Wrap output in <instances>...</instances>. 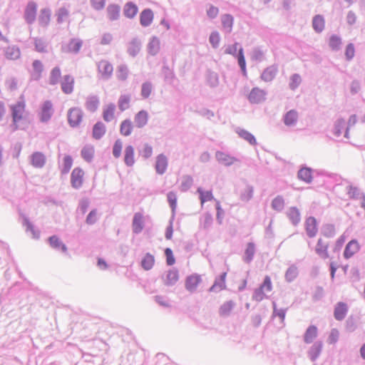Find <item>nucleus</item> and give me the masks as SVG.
Instances as JSON below:
<instances>
[{
	"mask_svg": "<svg viewBox=\"0 0 365 365\" xmlns=\"http://www.w3.org/2000/svg\"><path fill=\"white\" fill-rule=\"evenodd\" d=\"M10 107L13 120V130H16L18 129L17 123L23 118V113L25 110V102L24 101H19Z\"/></svg>",
	"mask_w": 365,
	"mask_h": 365,
	"instance_id": "obj_1",
	"label": "nucleus"
},
{
	"mask_svg": "<svg viewBox=\"0 0 365 365\" xmlns=\"http://www.w3.org/2000/svg\"><path fill=\"white\" fill-rule=\"evenodd\" d=\"M97 68L101 79L108 81L111 78L113 67L110 62L106 60H102L97 63Z\"/></svg>",
	"mask_w": 365,
	"mask_h": 365,
	"instance_id": "obj_2",
	"label": "nucleus"
},
{
	"mask_svg": "<svg viewBox=\"0 0 365 365\" xmlns=\"http://www.w3.org/2000/svg\"><path fill=\"white\" fill-rule=\"evenodd\" d=\"M83 110L79 108H71L68 111V122L71 127H78L82 121Z\"/></svg>",
	"mask_w": 365,
	"mask_h": 365,
	"instance_id": "obj_3",
	"label": "nucleus"
},
{
	"mask_svg": "<svg viewBox=\"0 0 365 365\" xmlns=\"http://www.w3.org/2000/svg\"><path fill=\"white\" fill-rule=\"evenodd\" d=\"M30 74V81H38L42 77L43 71V65L40 60H34L32 63V67L28 70Z\"/></svg>",
	"mask_w": 365,
	"mask_h": 365,
	"instance_id": "obj_4",
	"label": "nucleus"
},
{
	"mask_svg": "<svg viewBox=\"0 0 365 365\" xmlns=\"http://www.w3.org/2000/svg\"><path fill=\"white\" fill-rule=\"evenodd\" d=\"M215 158L219 163L227 167L231 166L235 162H240L238 158L230 155L227 153L220 150L215 153Z\"/></svg>",
	"mask_w": 365,
	"mask_h": 365,
	"instance_id": "obj_5",
	"label": "nucleus"
},
{
	"mask_svg": "<svg viewBox=\"0 0 365 365\" xmlns=\"http://www.w3.org/2000/svg\"><path fill=\"white\" fill-rule=\"evenodd\" d=\"M343 184H346V194L351 200H359L364 194L358 187L352 185L347 180H343L342 182L337 185Z\"/></svg>",
	"mask_w": 365,
	"mask_h": 365,
	"instance_id": "obj_6",
	"label": "nucleus"
},
{
	"mask_svg": "<svg viewBox=\"0 0 365 365\" xmlns=\"http://www.w3.org/2000/svg\"><path fill=\"white\" fill-rule=\"evenodd\" d=\"M37 4L34 1H29L24 11V19L28 24L34 23L36 18Z\"/></svg>",
	"mask_w": 365,
	"mask_h": 365,
	"instance_id": "obj_7",
	"label": "nucleus"
},
{
	"mask_svg": "<svg viewBox=\"0 0 365 365\" xmlns=\"http://www.w3.org/2000/svg\"><path fill=\"white\" fill-rule=\"evenodd\" d=\"M202 279L200 275L195 274L189 275L185 279V289L190 293L196 291L198 285L201 283Z\"/></svg>",
	"mask_w": 365,
	"mask_h": 365,
	"instance_id": "obj_8",
	"label": "nucleus"
},
{
	"mask_svg": "<svg viewBox=\"0 0 365 365\" xmlns=\"http://www.w3.org/2000/svg\"><path fill=\"white\" fill-rule=\"evenodd\" d=\"M53 114V104L50 101H46L41 107L40 120L43 123H47Z\"/></svg>",
	"mask_w": 365,
	"mask_h": 365,
	"instance_id": "obj_9",
	"label": "nucleus"
},
{
	"mask_svg": "<svg viewBox=\"0 0 365 365\" xmlns=\"http://www.w3.org/2000/svg\"><path fill=\"white\" fill-rule=\"evenodd\" d=\"M265 96L266 93L264 90L255 87L251 90L248 100L251 103L258 104L265 100Z\"/></svg>",
	"mask_w": 365,
	"mask_h": 365,
	"instance_id": "obj_10",
	"label": "nucleus"
},
{
	"mask_svg": "<svg viewBox=\"0 0 365 365\" xmlns=\"http://www.w3.org/2000/svg\"><path fill=\"white\" fill-rule=\"evenodd\" d=\"M83 172L80 168H75L71 175V183L73 188L79 189L83 184Z\"/></svg>",
	"mask_w": 365,
	"mask_h": 365,
	"instance_id": "obj_11",
	"label": "nucleus"
},
{
	"mask_svg": "<svg viewBox=\"0 0 365 365\" xmlns=\"http://www.w3.org/2000/svg\"><path fill=\"white\" fill-rule=\"evenodd\" d=\"M323 349V342L322 341H316L307 351L309 359L314 362L320 356Z\"/></svg>",
	"mask_w": 365,
	"mask_h": 365,
	"instance_id": "obj_12",
	"label": "nucleus"
},
{
	"mask_svg": "<svg viewBox=\"0 0 365 365\" xmlns=\"http://www.w3.org/2000/svg\"><path fill=\"white\" fill-rule=\"evenodd\" d=\"M304 226L307 235L309 237L312 238L317 235L318 228L315 217L312 216L307 217L305 220Z\"/></svg>",
	"mask_w": 365,
	"mask_h": 365,
	"instance_id": "obj_13",
	"label": "nucleus"
},
{
	"mask_svg": "<svg viewBox=\"0 0 365 365\" xmlns=\"http://www.w3.org/2000/svg\"><path fill=\"white\" fill-rule=\"evenodd\" d=\"M141 41L138 37L133 38L127 43L128 53L132 57H135L140 52L141 49Z\"/></svg>",
	"mask_w": 365,
	"mask_h": 365,
	"instance_id": "obj_14",
	"label": "nucleus"
},
{
	"mask_svg": "<svg viewBox=\"0 0 365 365\" xmlns=\"http://www.w3.org/2000/svg\"><path fill=\"white\" fill-rule=\"evenodd\" d=\"M168 165V158L164 154H159L156 157L155 168L158 174L163 175L167 170Z\"/></svg>",
	"mask_w": 365,
	"mask_h": 365,
	"instance_id": "obj_15",
	"label": "nucleus"
},
{
	"mask_svg": "<svg viewBox=\"0 0 365 365\" xmlns=\"http://www.w3.org/2000/svg\"><path fill=\"white\" fill-rule=\"evenodd\" d=\"M349 311L347 304L344 302H338L334 307V316L337 321L343 320Z\"/></svg>",
	"mask_w": 365,
	"mask_h": 365,
	"instance_id": "obj_16",
	"label": "nucleus"
},
{
	"mask_svg": "<svg viewBox=\"0 0 365 365\" xmlns=\"http://www.w3.org/2000/svg\"><path fill=\"white\" fill-rule=\"evenodd\" d=\"M154 19V14L150 9H145L140 14V24L143 27L149 26Z\"/></svg>",
	"mask_w": 365,
	"mask_h": 365,
	"instance_id": "obj_17",
	"label": "nucleus"
},
{
	"mask_svg": "<svg viewBox=\"0 0 365 365\" xmlns=\"http://www.w3.org/2000/svg\"><path fill=\"white\" fill-rule=\"evenodd\" d=\"M48 242L51 248L66 253L68 248L66 245L56 235H52L48 238Z\"/></svg>",
	"mask_w": 365,
	"mask_h": 365,
	"instance_id": "obj_18",
	"label": "nucleus"
},
{
	"mask_svg": "<svg viewBox=\"0 0 365 365\" xmlns=\"http://www.w3.org/2000/svg\"><path fill=\"white\" fill-rule=\"evenodd\" d=\"M148 119V113L145 110H141L135 115L134 123L137 128H142L147 125Z\"/></svg>",
	"mask_w": 365,
	"mask_h": 365,
	"instance_id": "obj_19",
	"label": "nucleus"
},
{
	"mask_svg": "<svg viewBox=\"0 0 365 365\" xmlns=\"http://www.w3.org/2000/svg\"><path fill=\"white\" fill-rule=\"evenodd\" d=\"M144 227L143 216L140 212L135 213L132 222L133 232L135 234L140 233Z\"/></svg>",
	"mask_w": 365,
	"mask_h": 365,
	"instance_id": "obj_20",
	"label": "nucleus"
},
{
	"mask_svg": "<svg viewBox=\"0 0 365 365\" xmlns=\"http://www.w3.org/2000/svg\"><path fill=\"white\" fill-rule=\"evenodd\" d=\"M31 164L36 168H42L46 164V156L41 152H34L31 155Z\"/></svg>",
	"mask_w": 365,
	"mask_h": 365,
	"instance_id": "obj_21",
	"label": "nucleus"
},
{
	"mask_svg": "<svg viewBox=\"0 0 365 365\" xmlns=\"http://www.w3.org/2000/svg\"><path fill=\"white\" fill-rule=\"evenodd\" d=\"M328 247L329 244L319 238L315 247V252L321 258L326 259L329 257Z\"/></svg>",
	"mask_w": 365,
	"mask_h": 365,
	"instance_id": "obj_22",
	"label": "nucleus"
},
{
	"mask_svg": "<svg viewBox=\"0 0 365 365\" xmlns=\"http://www.w3.org/2000/svg\"><path fill=\"white\" fill-rule=\"evenodd\" d=\"M277 67L275 65H272L266 68L261 74V79L264 82L272 81L277 73Z\"/></svg>",
	"mask_w": 365,
	"mask_h": 365,
	"instance_id": "obj_23",
	"label": "nucleus"
},
{
	"mask_svg": "<svg viewBox=\"0 0 365 365\" xmlns=\"http://www.w3.org/2000/svg\"><path fill=\"white\" fill-rule=\"evenodd\" d=\"M4 56L8 60H16L20 58L21 51L17 46H9L4 49Z\"/></svg>",
	"mask_w": 365,
	"mask_h": 365,
	"instance_id": "obj_24",
	"label": "nucleus"
},
{
	"mask_svg": "<svg viewBox=\"0 0 365 365\" xmlns=\"http://www.w3.org/2000/svg\"><path fill=\"white\" fill-rule=\"evenodd\" d=\"M359 250V245L356 240H352L346 245L344 257L346 259L351 258Z\"/></svg>",
	"mask_w": 365,
	"mask_h": 365,
	"instance_id": "obj_25",
	"label": "nucleus"
},
{
	"mask_svg": "<svg viewBox=\"0 0 365 365\" xmlns=\"http://www.w3.org/2000/svg\"><path fill=\"white\" fill-rule=\"evenodd\" d=\"M286 215L294 226H297L301 221L300 212L296 207H290L287 210Z\"/></svg>",
	"mask_w": 365,
	"mask_h": 365,
	"instance_id": "obj_26",
	"label": "nucleus"
},
{
	"mask_svg": "<svg viewBox=\"0 0 365 365\" xmlns=\"http://www.w3.org/2000/svg\"><path fill=\"white\" fill-rule=\"evenodd\" d=\"M227 276L226 272H222L219 277L216 278L214 284L210 288V292H218L224 289H225V278Z\"/></svg>",
	"mask_w": 365,
	"mask_h": 365,
	"instance_id": "obj_27",
	"label": "nucleus"
},
{
	"mask_svg": "<svg viewBox=\"0 0 365 365\" xmlns=\"http://www.w3.org/2000/svg\"><path fill=\"white\" fill-rule=\"evenodd\" d=\"M74 79L71 75H66L61 81V90L66 94H70L73 91Z\"/></svg>",
	"mask_w": 365,
	"mask_h": 365,
	"instance_id": "obj_28",
	"label": "nucleus"
},
{
	"mask_svg": "<svg viewBox=\"0 0 365 365\" xmlns=\"http://www.w3.org/2000/svg\"><path fill=\"white\" fill-rule=\"evenodd\" d=\"M221 22L223 31L225 34H230L232 30L234 18L231 14H226L221 16Z\"/></svg>",
	"mask_w": 365,
	"mask_h": 365,
	"instance_id": "obj_29",
	"label": "nucleus"
},
{
	"mask_svg": "<svg viewBox=\"0 0 365 365\" xmlns=\"http://www.w3.org/2000/svg\"><path fill=\"white\" fill-rule=\"evenodd\" d=\"M83 41L78 38H72L63 50L66 52L78 53L82 47Z\"/></svg>",
	"mask_w": 365,
	"mask_h": 365,
	"instance_id": "obj_30",
	"label": "nucleus"
},
{
	"mask_svg": "<svg viewBox=\"0 0 365 365\" xmlns=\"http://www.w3.org/2000/svg\"><path fill=\"white\" fill-rule=\"evenodd\" d=\"M138 11V8L132 1L127 2L123 7V14L128 19H133Z\"/></svg>",
	"mask_w": 365,
	"mask_h": 365,
	"instance_id": "obj_31",
	"label": "nucleus"
},
{
	"mask_svg": "<svg viewBox=\"0 0 365 365\" xmlns=\"http://www.w3.org/2000/svg\"><path fill=\"white\" fill-rule=\"evenodd\" d=\"M298 120V113L295 110L287 112L283 118V122L287 126H294Z\"/></svg>",
	"mask_w": 365,
	"mask_h": 365,
	"instance_id": "obj_32",
	"label": "nucleus"
},
{
	"mask_svg": "<svg viewBox=\"0 0 365 365\" xmlns=\"http://www.w3.org/2000/svg\"><path fill=\"white\" fill-rule=\"evenodd\" d=\"M318 329L315 325H310L304 334V341L306 344H311L317 336Z\"/></svg>",
	"mask_w": 365,
	"mask_h": 365,
	"instance_id": "obj_33",
	"label": "nucleus"
},
{
	"mask_svg": "<svg viewBox=\"0 0 365 365\" xmlns=\"http://www.w3.org/2000/svg\"><path fill=\"white\" fill-rule=\"evenodd\" d=\"M325 26V20L322 15L317 14L313 17L312 27L315 32L319 34L323 31Z\"/></svg>",
	"mask_w": 365,
	"mask_h": 365,
	"instance_id": "obj_34",
	"label": "nucleus"
},
{
	"mask_svg": "<svg viewBox=\"0 0 365 365\" xmlns=\"http://www.w3.org/2000/svg\"><path fill=\"white\" fill-rule=\"evenodd\" d=\"M255 252L256 249L255 243L248 242L243 256L244 262L250 264L253 260Z\"/></svg>",
	"mask_w": 365,
	"mask_h": 365,
	"instance_id": "obj_35",
	"label": "nucleus"
},
{
	"mask_svg": "<svg viewBox=\"0 0 365 365\" xmlns=\"http://www.w3.org/2000/svg\"><path fill=\"white\" fill-rule=\"evenodd\" d=\"M160 40L156 36H153L148 44V52L151 56H155L160 51Z\"/></svg>",
	"mask_w": 365,
	"mask_h": 365,
	"instance_id": "obj_36",
	"label": "nucleus"
},
{
	"mask_svg": "<svg viewBox=\"0 0 365 365\" xmlns=\"http://www.w3.org/2000/svg\"><path fill=\"white\" fill-rule=\"evenodd\" d=\"M124 163L128 167L133 166L135 163L134 148L130 145H127L125 148Z\"/></svg>",
	"mask_w": 365,
	"mask_h": 365,
	"instance_id": "obj_37",
	"label": "nucleus"
},
{
	"mask_svg": "<svg viewBox=\"0 0 365 365\" xmlns=\"http://www.w3.org/2000/svg\"><path fill=\"white\" fill-rule=\"evenodd\" d=\"M178 271L175 269H171L168 271L164 283L167 286H173L178 281Z\"/></svg>",
	"mask_w": 365,
	"mask_h": 365,
	"instance_id": "obj_38",
	"label": "nucleus"
},
{
	"mask_svg": "<svg viewBox=\"0 0 365 365\" xmlns=\"http://www.w3.org/2000/svg\"><path fill=\"white\" fill-rule=\"evenodd\" d=\"M51 10L48 8L42 9L38 16V24L41 26L46 27L51 20Z\"/></svg>",
	"mask_w": 365,
	"mask_h": 365,
	"instance_id": "obj_39",
	"label": "nucleus"
},
{
	"mask_svg": "<svg viewBox=\"0 0 365 365\" xmlns=\"http://www.w3.org/2000/svg\"><path fill=\"white\" fill-rule=\"evenodd\" d=\"M236 133L239 135V136L247 141L250 145H255L257 144V140L255 137L247 130L237 128L236 129Z\"/></svg>",
	"mask_w": 365,
	"mask_h": 365,
	"instance_id": "obj_40",
	"label": "nucleus"
},
{
	"mask_svg": "<svg viewBox=\"0 0 365 365\" xmlns=\"http://www.w3.org/2000/svg\"><path fill=\"white\" fill-rule=\"evenodd\" d=\"M106 125L101 121L97 122L93 128L92 135L96 140H100L106 133Z\"/></svg>",
	"mask_w": 365,
	"mask_h": 365,
	"instance_id": "obj_41",
	"label": "nucleus"
},
{
	"mask_svg": "<svg viewBox=\"0 0 365 365\" xmlns=\"http://www.w3.org/2000/svg\"><path fill=\"white\" fill-rule=\"evenodd\" d=\"M73 165V159L71 155H65L61 164H59V169L62 175H66L69 173Z\"/></svg>",
	"mask_w": 365,
	"mask_h": 365,
	"instance_id": "obj_42",
	"label": "nucleus"
},
{
	"mask_svg": "<svg viewBox=\"0 0 365 365\" xmlns=\"http://www.w3.org/2000/svg\"><path fill=\"white\" fill-rule=\"evenodd\" d=\"M99 98L97 96H89L86 102V108L88 110L93 113L99 106Z\"/></svg>",
	"mask_w": 365,
	"mask_h": 365,
	"instance_id": "obj_43",
	"label": "nucleus"
},
{
	"mask_svg": "<svg viewBox=\"0 0 365 365\" xmlns=\"http://www.w3.org/2000/svg\"><path fill=\"white\" fill-rule=\"evenodd\" d=\"M235 306V303L232 300H229L223 303L219 309V314L221 317L230 316L232 310Z\"/></svg>",
	"mask_w": 365,
	"mask_h": 365,
	"instance_id": "obj_44",
	"label": "nucleus"
},
{
	"mask_svg": "<svg viewBox=\"0 0 365 365\" xmlns=\"http://www.w3.org/2000/svg\"><path fill=\"white\" fill-rule=\"evenodd\" d=\"M120 8L117 4H110L107 7L108 18L110 21H115L120 16Z\"/></svg>",
	"mask_w": 365,
	"mask_h": 365,
	"instance_id": "obj_45",
	"label": "nucleus"
},
{
	"mask_svg": "<svg viewBox=\"0 0 365 365\" xmlns=\"http://www.w3.org/2000/svg\"><path fill=\"white\" fill-rule=\"evenodd\" d=\"M133 125L130 119L123 120L120 125V133L124 136H129L133 131Z\"/></svg>",
	"mask_w": 365,
	"mask_h": 365,
	"instance_id": "obj_46",
	"label": "nucleus"
},
{
	"mask_svg": "<svg viewBox=\"0 0 365 365\" xmlns=\"http://www.w3.org/2000/svg\"><path fill=\"white\" fill-rule=\"evenodd\" d=\"M34 43L35 46V49L36 51L39 53H47L48 52V43L46 40L42 38H34Z\"/></svg>",
	"mask_w": 365,
	"mask_h": 365,
	"instance_id": "obj_47",
	"label": "nucleus"
},
{
	"mask_svg": "<svg viewBox=\"0 0 365 365\" xmlns=\"http://www.w3.org/2000/svg\"><path fill=\"white\" fill-rule=\"evenodd\" d=\"M23 225L26 226V231L30 232L32 235V237L34 239H38L40 237V231L36 229L34 225L29 221V218L25 217L24 218Z\"/></svg>",
	"mask_w": 365,
	"mask_h": 365,
	"instance_id": "obj_48",
	"label": "nucleus"
},
{
	"mask_svg": "<svg viewBox=\"0 0 365 365\" xmlns=\"http://www.w3.org/2000/svg\"><path fill=\"white\" fill-rule=\"evenodd\" d=\"M342 41L340 36L333 34L329 40V46L334 51H338L341 49Z\"/></svg>",
	"mask_w": 365,
	"mask_h": 365,
	"instance_id": "obj_49",
	"label": "nucleus"
},
{
	"mask_svg": "<svg viewBox=\"0 0 365 365\" xmlns=\"http://www.w3.org/2000/svg\"><path fill=\"white\" fill-rule=\"evenodd\" d=\"M115 110V105L114 103H110L106 108L103 109V118L106 122L111 121L114 118V112Z\"/></svg>",
	"mask_w": 365,
	"mask_h": 365,
	"instance_id": "obj_50",
	"label": "nucleus"
},
{
	"mask_svg": "<svg viewBox=\"0 0 365 365\" xmlns=\"http://www.w3.org/2000/svg\"><path fill=\"white\" fill-rule=\"evenodd\" d=\"M346 125V122L343 118L337 119L334 125L332 133L335 137H340L342 134V131Z\"/></svg>",
	"mask_w": 365,
	"mask_h": 365,
	"instance_id": "obj_51",
	"label": "nucleus"
},
{
	"mask_svg": "<svg viewBox=\"0 0 365 365\" xmlns=\"http://www.w3.org/2000/svg\"><path fill=\"white\" fill-rule=\"evenodd\" d=\"M284 199L282 195L275 197L271 203L272 208L277 212H282L284 208Z\"/></svg>",
	"mask_w": 365,
	"mask_h": 365,
	"instance_id": "obj_52",
	"label": "nucleus"
},
{
	"mask_svg": "<svg viewBox=\"0 0 365 365\" xmlns=\"http://www.w3.org/2000/svg\"><path fill=\"white\" fill-rule=\"evenodd\" d=\"M297 176L300 180L309 183L312 180V170L309 168H302L298 171Z\"/></svg>",
	"mask_w": 365,
	"mask_h": 365,
	"instance_id": "obj_53",
	"label": "nucleus"
},
{
	"mask_svg": "<svg viewBox=\"0 0 365 365\" xmlns=\"http://www.w3.org/2000/svg\"><path fill=\"white\" fill-rule=\"evenodd\" d=\"M298 274L299 272L297 266L292 264L287 269L285 272V280L287 282H292L297 277Z\"/></svg>",
	"mask_w": 365,
	"mask_h": 365,
	"instance_id": "obj_54",
	"label": "nucleus"
},
{
	"mask_svg": "<svg viewBox=\"0 0 365 365\" xmlns=\"http://www.w3.org/2000/svg\"><path fill=\"white\" fill-rule=\"evenodd\" d=\"M129 70L125 64H120L116 71V77L119 81H124L128 77Z\"/></svg>",
	"mask_w": 365,
	"mask_h": 365,
	"instance_id": "obj_55",
	"label": "nucleus"
},
{
	"mask_svg": "<svg viewBox=\"0 0 365 365\" xmlns=\"http://www.w3.org/2000/svg\"><path fill=\"white\" fill-rule=\"evenodd\" d=\"M61 76V72L60 68L58 66L54 67L50 73L49 84L52 86L56 85L59 82Z\"/></svg>",
	"mask_w": 365,
	"mask_h": 365,
	"instance_id": "obj_56",
	"label": "nucleus"
},
{
	"mask_svg": "<svg viewBox=\"0 0 365 365\" xmlns=\"http://www.w3.org/2000/svg\"><path fill=\"white\" fill-rule=\"evenodd\" d=\"M193 185V178L188 175L182 178L180 189L182 192L187 191Z\"/></svg>",
	"mask_w": 365,
	"mask_h": 365,
	"instance_id": "obj_57",
	"label": "nucleus"
},
{
	"mask_svg": "<svg viewBox=\"0 0 365 365\" xmlns=\"http://www.w3.org/2000/svg\"><path fill=\"white\" fill-rule=\"evenodd\" d=\"M154 257L150 253H147L141 261V266L145 270H150L154 265Z\"/></svg>",
	"mask_w": 365,
	"mask_h": 365,
	"instance_id": "obj_58",
	"label": "nucleus"
},
{
	"mask_svg": "<svg viewBox=\"0 0 365 365\" xmlns=\"http://www.w3.org/2000/svg\"><path fill=\"white\" fill-rule=\"evenodd\" d=\"M321 233L326 237L331 238L335 235V227L332 224H324L321 228Z\"/></svg>",
	"mask_w": 365,
	"mask_h": 365,
	"instance_id": "obj_59",
	"label": "nucleus"
},
{
	"mask_svg": "<svg viewBox=\"0 0 365 365\" xmlns=\"http://www.w3.org/2000/svg\"><path fill=\"white\" fill-rule=\"evenodd\" d=\"M153 89V84L150 81L144 82L141 86L140 95L143 98H148Z\"/></svg>",
	"mask_w": 365,
	"mask_h": 365,
	"instance_id": "obj_60",
	"label": "nucleus"
},
{
	"mask_svg": "<svg viewBox=\"0 0 365 365\" xmlns=\"http://www.w3.org/2000/svg\"><path fill=\"white\" fill-rule=\"evenodd\" d=\"M212 221V215L209 212H206L200 218V224L201 227H202L205 230H207L211 227Z\"/></svg>",
	"mask_w": 365,
	"mask_h": 365,
	"instance_id": "obj_61",
	"label": "nucleus"
},
{
	"mask_svg": "<svg viewBox=\"0 0 365 365\" xmlns=\"http://www.w3.org/2000/svg\"><path fill=\"white\" fill-rule=\"evenodd\" d=\"M197 192L200 194V200L202 204L205 203V202L214 200V197L211 190L203 191L201 187H198Z\"/></svg>",
	"mask_w": 365,
	"mask_h": 365,
	"instance_id": "obj_62",
	"label": "nucleus"
},
{
	"mask_svg": "<svg viewBox=\"0 0 365 365\" xmlns=\"http://www.w3.org/2000/svg\"><path fill=\"white\" fill-rule=\"evenodd\" d=\"M264 58V52L260 47H255L251 53V59L254 61L261 62Z\"/></svg>",
	"mask_w": 365,
	"mask_h": 365,
	"instance_id": "obj_63",
	"label": "nucleus"
},
{
	"mask_svg": "<svg viewBox=\"0 0 365 365\" xmlns=\"http://www.w3.org/2000/svg\"><path fill=\"white\" fill-rule=\"evenodd\" d=\"M130 97L129 95H121L118 99V108L124 111L129 108Z\"/></svg>",
	"mask_w": 365,
	"mask_h": 365,
	"instance_id": "obj_64",
	"label": "nucleus"
}]
</instances>
